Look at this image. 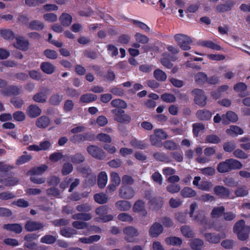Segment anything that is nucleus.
Segmentation results:
<instances>
[{
	"mask_svg": "<svg viewBox=\"0 0 250 250\" xmlns=\"http://www.w3.org/2000/svg\"><path fill=\"white\" fill-rule=\"evenodd\" d=\"M96 138L99 141L105 143H110L112 141L110 136L105 133H99L97 135Z\"/></svg>",
	"mask_w": 250,
	"mask_h": 250,
	"instance_id": "obj_60",
	"label": "nucleus"
},
{
	"mask_svg": "<svg viewBox=\"0 0 250 250\" xmlns=\"http://www.w3.org/2000/svg\"><path fill=\"white\" fill-rule=\"evenodd\" d=\"M108 208L106 206H101L96 209V213L99 215L100 219L104 222H107L113 219V216L111 215H105L108 212Z\"/></svg>",
	"mask_w": 250,
	"mask_h": 250,
	"instance_id": "obj_11",
	"label": "nucleus"
},
{
	"mask_svg": "<svg viewBox=\"0 0 250 250\" xmlns=\"http://www.w3.org/2000/svg\"><path fill=\"white\" fill-rule=\"evenodd\" d=\"M153 76L155 79L159 82H164L167 78L166 73L160 69H157L154 70Z\"/></svg>",
	"mask_w": 250,
	"mask_h": 250,
	"instance_id": "obj_36",
	"label": "nucleus"
},
{
	"mask_svg": "<svg viewBox=\"0 0 250 250\" xmlns=\"http://www.w3.org/2000/svg\"><path fill=\"white\" fill-rule=\"evenodd\" d=\"M226 132L228 134L231 136H235L238 135H241L243 134V130L239 126L236 125H230L229 128L226 130Z\"/></svg>",
	"mask_w": 250,
	"mask_h": 250,
	"instance_id": "obj_26",
	"label": "nucleus"
},
{
	"mask_svg": "<svg viewBox=\"0 0 250 250\" xmlns=\"http://www.w3.org/2000/svg\"><path fill=\"white\" fill-rule=\"evenodd\" d=\"M167 191L171 193H175L178 192L180 189L181 187L178 184H171L166 187Z\"/></svg>",
	"mask_w": 250,
	"mask_h": 250,
	"instance_id": "obj_63",
	"label": "nucleus"
},
{
	"mask_svg": "<svg viewBox=\"0 0 250 250\" xmlns=\"http://www.w3.org/2000/svg\"><path fill=\"white\" fill-rule=\"evenodd\" d=\"M63 99V95L59 93H55L53 94L50 99L49 101L51 104L54 105H59Z\"/></svg>",
	"mask_w": 250,
	"mask_h": 250,
	"instance_id": "obj_43",
	"label": "nucleus"
},
{
	"mask_svg": "<svg viewBox=\"0 0 250 250\" xmlns=\"http://www.w3.org/2000/svg\"><path fill=\"white\" fill-rule=\"evenodd\" d=\"M56 238L51 235H45L41 239V242L47 244H52L56 241Z\"/></svg>",
	"mask_w": 250,
	"mask_h": 250,
	"instance_id": "obj_53",
	"label": "nucleus"
},
{
	"mask_svg": "<svg viewBox=\"0 0 250 250\" xmlns=\"http://www.w3.org/2000/svg\"><path fill=\"white\" fill-rule=\"evenodd\" d=\"M130 145L137 149H144L146 147V144L144 141L138 140L136 138H133L131 140Z\"/></svg>",
	"mask_w": 250,
	"mask_h": 250,
	"instance_id": "obj_41",
	"label": "nucleus"
},
{
	"mask_svg": "<svg viewBox=\"0 0 250 250\" xmlns=\"http://www.w3.org/2000/svg\"><path fill=\"white\" fill-rule=\"evenodd\" d=\"M47 89L46 88L42 87L40 92L37 93L33 96V100L35 102L40 103L46 102L47 98Z\"/></svg>",
	"mask_w": 250,
	"mask_h": 250,
	"instance_id": "obj_16",
	"label": "nucleus"
},
{
	"mask_svg": "<svg viewBox=\"0 0 250 250\" xmlns=\"http://www.w3.org/2000/svg\"><path fill=\"white\" fill-rule=\"evenodd\" d=\"M165 241L167 245L172 246H180L182 243V239L175 236L167 237Z\"/></svg>",
	"mask_w": 250,
	"mask_h": 250,
	"instance_id": "obj_29",
	"label": "nucleus"
},
{
	"mask_svg": "<svg viewBox=\"0 0 250 250\" xmlns=\"http://www.w3.org/2000/svg\"><path fill=\"white\" fill-rule=\"evenodd\" d=\"M200 44L204 47L209 48L215 50L219 51L222 49V48L219 45L214 43L211 41H204L200 42Z\"/></svg>",
	"mask_w": 250,
	"mask_h": 250,
	"instance_id": "obj_34",
	"label": "nucleus"
},
{
	"mask_svg": "<svg viewBox=\"0 0 250 250\" xmlns=\"http://www.w3.org/2000/svg\"><path fill=\"white\" fill-rule=\"evenodd\" d=\"M72 17L68 14L63 13L60 17V21L63 26H68L71 23Z\"/></svg>",
	"mask_w": 250,
	"mask_h": 250,
	"instance_id": "obj_38",
	"label": "nucleus"
},
{
	"mask_svg": "<svg viewBox=\"0 0 250 250\" xmlns=\"http://www.w3.org/2000/svg\"><path fill=\"white\" fill-rule=\"evenodd\" d=\"M41 109L39 107L35 104L29 105L26 109L27 115L32 118H36L41 115Z\"/></svg>",
	"mask_w": 250,
	"mask_h": 250,
	"instance_id": "obj_18",
	"label": "nucleus"
},
{
	"mask_svg": "<svg viewBox=\"0 0 250 250\" xmlns=\"http://www.w3.org/2000/svg\"><path fill=\"white\" fill-rule=\"evenodd\" d=\"M225 211L223 206L214 207L210 212V216L213 218H218L221 216Z\"/></svg>",
	"mask_w": 250,
	"mask_h": 250,
	"instance_id": "obj_39",
	"label": "nucleus"
},
{
	"mask_svg": "<svg viewBox=\"0 0 250 250\" xmlns=\"http://www.w3.org/2000/svg\"><path fill=\"white\" fill-rule=\"evenodd\" d=\"M238 119L236 114L232 111H229L222 116V122L225 124H228L229 122H235Z\"/></svg>",
	"mask_w": 250,
	"mask_h": 250,
	"instance_id": "obj_19",
	"label": "nucleus"
},
{
	"mask_svg": "<svg viewBox=\"0 0 250 250\" xmlns=\"http://www.w3.org/2000/svg\"><path fill=\"white\" fill-rule=\"evenodd\" d=\"M21 92V86L10 85L0 90V93L4 96L18 95Z\"/></svg>",
	"mask_w": 250,
	"mask_h": 250,
	"instance_id": "obj_10",
	"label": "nucleus"
},
{
	"mask_svg": "<svg viewBox=\"0 0 250 250\" xmlns=\"http://www.w3.org/2000/svg\"><path fill=\"white\" fill-rule=\"evenodd\" d=\"M116 208L121 211L128 210L131 207V204L126 200H119L115 204Z\"/></svg>",
	"mask_w": 250,
	"mask_h": 250,
	"instance_id": "obj_20",
	"label": "nucleus"
},
{
	"mask_svg": "<svg viewBox=\"0 0 250 250\" xmlns=\"http://www.w3.org/2000/svg\"><path fill=\"white\" fill-rule=\"evenodd\" d=\"M92 209V206L88 203L82 204L76 207V210L79 212L86 213L90 211Z\"/></svg>",
	"mask_w": 250,
	"mask_h": 250,
	"instance_id": "obj_52",
	"label": "nucleus"
},
{
	"mask_svg": "<svg viewBox=\"0 0 250 250\" xmlns=\"http://www.w3.org/2000/svg\"><path fill=\"white\" fill-rule=\"evenodd\" d=\"M145 203L141 200H138L135 202L133 207V210L135 212L142 211L143 215H146L147 213L146 210L144 209Z\"/></svg>",
	"mask_w": 250,
	"mask_h": 250,
	"instance_id": "obj_28",
	"label": "nucleus"
},
{
	"mask_svg": "<svg viewBox=\"0 0 250 250\" xmlns=\"http://www.w3.org/2000/svg\"><path fill=\"white\" fill-rule=\"evenodd\" d=\"M44 227V225L43 223L32 220L27 221L24 226L25 229L29 232L42 229Z\"/></svg>",
	"mask_w": 250,
	"mask_h": 250,
	"instance_id": "obj_13",
	"label": "nucleus"
},
{
	"mask_svg": "<svg viewBox=\"0 0 250 250\" xmlns=\"http://www.w3.org/2000/svg\"><path fill=\"white\" fill-rule=\"evenodd\" d=\"M153 157L157 161L161 162H168V158L164 152H156L153 154Z\"/></svg>",
	"mask_w": 250,
	"mask_h": 250,
	"instance_id": "obj_61",
	"label": "nucleus"
},
{
	"mask_svg": "<svg viewBox=\"0 0 250 250\" xmlns=\"http://www.w3.org/2000/svg\"><path fill=\"white\" fill-rule=\"evenodd\" d=\"M107 181V176L104 171L101 172L99 176L98 179V185L100 188H104L106 185Z\"/></svg>",
	"mask_w": 250,
	"mask_h": 250,
	"instance_id": "obj_35",
	"label": "nucleus"
},
{
	"mask_svg": "<svg viewBox=\"0 0 250 250\" xmlns=\"http://www.w3.org/2000/svg\"><path fill=\"white\" fill-rule=\"evenodd\" d=\"M164 230L162 225L158 222L154 223L149 229V234L151 237H157Z\"/></svg>",
	"mask_w": 250,
	"mask_h": 250,
	"instance_id": "obj_14",
	"label": "nucleus"
},
{
	"mask_svg": "<svg viewBox=\"0 0 250 250\" xmlns=\"http://www.w3.org/2000/svg\"><path fill=\"white\" fill-rule=\"evenodd\" d=\"M204 237L206 240L210 243L217 244L218 243L221 239L225 237L223 234H215L212 233H207L205 234Z\"/></svg>",
	"mask_w": 250,
	"mask_h": 250,
	"instance_id": "obj_17",
	"label": "nucleus"
},
{
	"mask_svg": "<svg viewBox=\"0 0 250 250\" xmlns=\"http://www.w3.org/2000/svg\"><path fill=\"white\" fill-rule=\"evenodd\" d=\"M161 98L163 101L167 103H174L176 101L175 96L170 93H165L162 95Z\"/></svg>",
	"mask_w": 250,
	"mask_h": 250,
	"instance_id": "obj_56",
	"label": "nucleus"
},
{
	"mask_svg": "<svg viewBox=\"0 0 250 250\" xmlns=\"http://www.w3.org/2000/svg\"><path fill=\"white\" fill-rule=\"evenodd\" d=\"M194 80L198 84H203L207 82L208 76L204 72H199L194 76Z\"/></svg>",
	"mask_w": 250,
	"mask_h": 250,
	"instance_id": "obj_37",
	"label": "nucleus"
},
{
	"mask_svg": "<svg viewBox=\"0 0 250 250\" xmlns=\"http://www.w3.org/2000/svg\"><path fill=\"white\" fill-rule=\"evenodd\" d=\"M150 142L152 146L158 147L162 146V143L160 139L154 133L150 136Z\"/></svg>",
	"mask_w": 250,
	"mask_h": 250,
	"instance_id": "obj_59",
	"label": "nucleus"
},
{
	"mask_svg": "<svg viewBox=\"0 0 250 250\" xmlns=\"http://www.w3.org/2000/svg\"><path fill=\"white\" fill-rule=\"evenodd\" d=\"M203 244V240L196 238L191 240L190 247L193 250H201Z\"/></svg>",
	"mask_w": 250,
	"mask_h": 250,
	"instance_id": "obj_45",
	"label": "nucleus"
},
{
	"mask_svg": "<svg viewBox=\"0 0 250 250\" xmlns=\"http://www.w3.org/2000/svg\"><path fill=\"white\" fill-rule=\"evenodd\" d=\"M243 165L240 162L234 159H229L219 163L217 169L220 173L229 172L232 170L242 168Z\"/></svg>",
	"mask_w": 250,
	"mask_h": 250,
	"instance_id": "obj_1",
	"label": "nucleus"
},
{
	"mask_svg": "<svg viewBox=\"0 0 250 250\" xmlns=\"http://www.w3.org/2000/svg\"><path fill=\"white\" fill-rule=\"evenodd\" d=\"M214 194L221 198H229L231 194L229 190L223 186H216L214 187Z\"/></svg>",
	"mask_w": 250,
	"mask_h": 250,
	"instance_id": "obj_15",
	"label": "nucleus"
},
{
	"mask_svg": "<svg viewBox=\"0 0 250 250\" xmlns=\"http://www.w3.org/2000/svg\"><path fill=\"white\" fill-rule=\"evenodd\" d=\"M97 99V96L96 95L86 93L81 96L80 101L83 103H89L96 101Z\"/></svg>",
	"mask_w": 250,
	"mask_h": 250,
	"instance_id": "obj_31",
	"label": "nucleus"
},
{
	"mask_svg": "<svg viewBox=\"0 0 250 250\" xmlns=\"http://www.w3.org/2000/svg\"><path fill=\"white\" fill-rule=\"evenodd\" d=\"M3 228L5 229L12 231L16 233L19 234L22 231V227L19 224H7L3 226Z\"/></svg>",
	"mask_w": 250,
	"mask_h": 250,
	"instance_id": "obj_25",
	"label": "nucleus"
},
{
	"mask_svg": "<svg viewBox=\"0 0 250 250\" xmlns=\"http://www.w3.org/2000/svg\"><path fill=\"white\" fill-rule=\"evenodd\" d=\"M123 231L125 235V239L128 242H133L135 237L139 234L137 229L132 226L124 228Z\"/></svg>",
	"mask_w": 250,
	"mask_h": 250,
	"instance_id": "obj_7",
	"label": "nucleus"
},
{
	"mask_svg": "<svg viewBox=\"0 0 250 250\" xmlns=\"http://www.w3.org/2000/svg\"><path fill=\"white\" fill-rule=\"evenodd\" d=\"M250 228L245 225V221L240 220L235 223L233 227V231L237 235L238 239L242 241L246 240L249 237Z\"/></svg>",
	"mask_w": 250,
	"mask_h": 250,
	"instance_id": "obj_2",
	"label": "nucleus"
},
{
	"mask_svg": "<svg viewBox=\"0 0 250 250\" xmlns=\"http://www.w3.org/2000/svg\"><path fill=\"white\" fill-rule=\"evenodd\" d=\"M135 38L137 42L142 44H146L148 42L149 39L145 35L137 33L135 35Z\"/></svg>",
	"mask_w": 250,
	"mask_h": 250,
	"instance_id": "obj_64",
	"label": "nucleus"
},
{
	"mask_svg": "<svg viewBox=\"0 0 250 250\" xmlns=\"http://www.w3.org/2000/svg\"><path fill=\"white\" fill-rule=\"evenodd\" d=\"M181 231L183 235L187 238H191L194 236V233L191 228L188 226H182Z\"/></svg>",
	"mask_w": 250,
	"mask_h": 250,
	"instance_id": "obj_48",
	"label": "nucleus"
},
{
	"mask_svg": "<svg viewBox=\"0 0 250 250\" xmlns=\"http://www.w3.org/2000/svg\"><path fill=\"white\" fill-rule=\"evenodd\" d=\"M181 195L184 198H192L196 196V192L189 187H185L181 191Z\"/></svg>",
	"mask_w": 250,
	"mask_h": 250,
	"instance_id": "obj_30",
	"label": "nucleus"
},
{
	"mask_svg": "<svg viewBox=\"0 0 250 250\" xmlns=\"http://www.w3.org/2000/svg\"><path fill=\"white\" fill-rule=\"evenodd\" d=\"M196 116L197 119L201 121H208L209 120L212 113L207 109L199 110L196 112Z\"/></svg>",
	"mask_w": 250,
	"mask_h": 250,
	"instance_id": "obj_23",
	"label": "nucleus"
},
{
	"mask_svg": "<svg viewBox=\"0 0 250 250\" xmlns=\"http://www.w3.org/2000/svg\"><path fill=\"white\" fill-rule=\"evenodd\" d=\"M50 124L49 118L46 116H42L39 118L36 122V125L40 128H44L47 127Z\"/></svg>",
	"mask_w": 250,
	"mask_h": 250,
	"instance_id": "obj_24",
	"label": "nucleus"
},
{
	"mask_svg": "<svg viewBox=\"0 0 250 250\" xmlns=\"http://www.w3.org/2000/svg\"><path fill=\"white\" fill-rule=\"evenodd\" d=\"M191 94L194 96V100L196 104L201 106H204L206 105L207 97L202 89H193L191 91Z\"/></svg>",
	"mask_w": 250,
	"mask_h": 250,
	"instance_id": "obj_6",
	"label": "nucleus"
},
{
	"mask_svg": "<svg viewBox=\"0 0 250 250\" xmlns=\"http://www.w3.org/2000/svg\"><path fill=\"white\" fill-rule=\"evenodd\" d=\"M232 3L231 2H227L223 4L218 5L216 7V10L219 12H225L229 11L231 9Z\"/></svg>",
	"mask_w": 250,
	"mask_h": 250,
	"instance_id": "obj_47",
	"label": "nucleus"
},
{
	"mask_svg": "<svg viewBox=\"0 0 250 250\" xmlns=\"http://www.w3.org/2000/svg\"><path fill=\"white\" fill-rule=\"evenodd\" d=\"M92 216L89 213L80 212L72 215V218L74 220H80L87 221L90 220Z\"/></svg>",
	"mask_w": 250,
	"mask_h": 250,
	"instance_id": "obj_32",
	"label": "nucleus"
},
{
	"mask_svg": "<svg viewBox=\"0 0 250 250\" xmlns=\"http://www.w3.org/2000/svg\"><path fill=\"white\" fill-rule=\"evenodd\" d=\"M86 150L92 157L99 160H103L107 156L105 152L97 146H89L87 147Z\"/></svg>",
	"mask_w": 250,
	"mask_h": 250,
	"instance_id": "obj_3",
	"label": "nucleus"
},
{
	"mask_svg": "<svg viewBox=\"0 0 250 250\" xmlns=\"http://www.w3.org/2000/svg\"><path fill=\"white\" fill-rule=\"evenodd\" d=\"M60 233L62 235L65 237H71L74 235H75L77 233V231L70 228H64L61 230Z\"/></svg>",
	"mask_w": 250,
	"mask_h": 250,
	"instance_id": "obj_44",
	"label": "nucleus"
},
{
	"mask_svg": "<svg viewBox=\"0 0 250 250\" xmlns=\"http://www.w3.org/2000/svg\"><path fill=\"white\" fill-rule=\"evenodd\" d=\"M135 191L131 187L123 185L119 189V196L123 199H129L135 195Z\"/></svg>",
	"mask_w": 250,
	"mask_h": 250,
	"instance_id": "obj_8",
	"label": "nucleus"
},
{
	"mask_svg": "<svg viewBox=\"0 0 250 250\" xmlns=\"http://www.w3.org/2000/svg\"><path fill=\"white\" fill-rule=\"evenodd\" d=\"M47 166L43 165L32 169L31 172L34 175H41L47 169Z\"/></svg>",
	"mask_w": 250,
	"mask_h": 250,
	"instance_id": "obj_62",
	"label": "nucleus"
},
{
	"mask_svg": "<svg viewBox=\"0 0 250 250\" xmlns=\"http://www.w3.org/2000/svg\"><path fill=\"white\" fill-rule=\"evenodd\" d=\"M234 193L237 197H243L248 194V190L246 186H241L238 187Z\"/></svg>",
	"mask_w": 250,
	"mask_h": 250,
	"instance_id": "obj_58",
	"label": "nucleus"
},
{
	"mask_svg": "<svg viewBox=\"0 0 250 250\" xmlns=\"http://www.w3.org/2000/svg\"><path fill=\"white\" fill-rule=\"evenodd\" d=\"M40 68L44 73L49 75L52 74L56 70L55 66L47 62H42Z\"/></svg>",
	"mask_w": 250,
	"mask_h": 250,
	"instance_id": "obj_22",
	"label": "nucleus"
},
{
	"mask_svg": "<svg viewBox=\"0 0 250 250\" xmlns=\"http://www.w3.org/2000/svg\"><path fill=\"white\" fill-rule=\"evenodd\" d=\"M71 162L74 164H79L85 161L84 156L81 153H77L70 156Z\"/></svg>",
	"mask_w": 250,
	"mask_h": 250,
	"instance_id": "obj_40",
	"label": "nucleus"
},
{
	"mask_svg": "<svg viewBox=\"0 0 250 250\" xmlns=\"http://www.w3.org/2000/svg\"><path fill=\"white\" fill-rule=\"evenodd\" d=\"M221 141V139L218 136L214 134L207 135L206 137V142L210 144H218Z\"/></svg>",
	"mask_w": 250,
	"mask_h": 250,
	"instance_id": "obj_54",
	"label": "nucleus"
},
{
	"mask_svg": "<svg viewBox=\"0 0 250 250\" xmlns=\"http://www.w3.org/2000/svg\"><path fill=\"white\" fill-rule=\"evenodd\" d=\"M0 34L5 40H12L15 38L14 32L9 29H0Z\"/></svg>",
	"mask_w": 250,
	"mask_h": 250,
	"instance_id": "obj_33",
	"label": "nucleus"
},
{
	"mask_svg": "<svg viewBox=\"0 0 250 250\" xmlns=\"http://www.w3.org/2000/svg\"><path fill=\"white\" fill-rule=\"evenodd\" d=\"M111 105L114 107L122 109H125L127 107V104L125 102L121 99H115L112 100L111 102Z\"/></svg>",
	"mask_w": 250,
	"mask_h": 250,
	"instance_id": "obj_50",
	"label": "nucleus"
},
{
	"mask_svg": "<svg viewBox=\"0 0 250 250\" xmlns=\"http://www.w3.org/2000/svg\"><path fill=\"white\" fill-rule=\"evenodd\" d=\"M169 55L167 53L163 54V57L161 59V62L165 67L170 69L173 67V64L170 62L169 60L167 58Z\"/></svg>",
	"mask_w": 250,
	"mask_h": 250,
	"instance_id": "obj_55",
	"label": "nucleus"
},
{
	"mask_svg": "<svg viewBox=\"0 0 250 250\" xmlns=\"http://www.w3.org/2000/svg\"><path fill=\"white\" fill-rule=\"evenodd\" d=\"M86 140V136L81 134L74 135L70 137V141L74 144H79Z\"/></svg>",
	"mask_w": 250,
	"mask_h": 250,
	"instance_id": "obj_46",
	"label": "nucleus"
},
{
	"mask_svg": "<svg viewBox=\"0 0 250 250\" xmlns=\"http://www.w3.org/2000/svg\"><path fill=\"white\" fill-rule=\"evenodd\" d=\"M16 42L14 44L15 47L23 50H27L28 47L29 43L22 37H18L16 38Z\"/></svg>",
	"mask_w": 250,
	"mask_h": 250,
	"instance_id": "obj_21",
	"label": "nucleus"
},
{
	"mask_svg": "<svg viewBox=\"0 0 250 250\" xmlns=\"http://www.w3.org/2000/svg\"><path fill=\"white\" fill-rule=\"evenodd\" d=\"M111 112L114 115V119L118 123L128 124L131 121L130 116L125 114L123 109H114L111 110Z\"/></svg>",
	"mask_w": 250,
	"mask_h": 250,
	"instance_id": "obj_5",
	"label": "nucleus"
},
{
	"mask_svg": "<svg viewBox=\"0 0 250 250\" xmlns=\"http://www.w3.org/2000/svg\"><path fill=\"white\" fill-rule=\"evenodd\" d=\"M146 198L149 200L150 204L154 209H158L163 205V199L161 197H152L151 193L147 191L146 193Z\"/></svg>",
	"mask_w": 250,
	"mask_h": 250,
	"instance_id": "obj_9",
	"label": "nucleus"
},
{
	"mask_svg": "<svg viewBox=\"0 0 250 250\" xmlns=\"http://www.w3.org/2000/svg\"><path fill=\"white\" fill-rule=\"evenodd\" d=\"M94 199L97 203L100 204L106 203L109 200L107 196L103 193L95 194Z\"/></svg>",
	"mask_w": 250,
	"mask_h": 250,
	"instance_id": "obj_42",
	"label": "nucleus"
},
{
	"mask_svg": "<svg viewBox=\"0 0 250 250\" xmlns=\"http://www.w3.org/2000/svg\"><path fill=\"white\" fill-rule=\"evenodd\" d=\"M28 27L32 30H41L44 27L43 24L39 21H33L29 24Z\"/></svg>",
	"mask_w": 250,
	"mask_h": 250,
	"instance_id": "obj_49",
	"label": "nucleus"
},
{
	"mask_svg": "<svg viewBox=\"0 0 250 250\" xmlns=\"http://www.w3.org/2000/svg\"><path fill=\"white\" fill-rule=\"evenodd\" d=\"M78 170L83 175V176L88 177L90 176L91 178L95 180L96 175L92 172L91 168L89 166H83L80 167L78 168Z\"/></svg>",
	"mask_w": 250,
	"mask_h": 250,
	"instance_id": "obj_27",
	"label": "nucleus"
},
{
	"mask_svg": "<svg viewBox=\"0 0 250 250\" xmlns=\"http://www.w3.org/2000/svg\"><path fill=\"white\" fill-rule=\"evenodd\" d=\"M73 169V167L71 163H64L62 169V173L63 175H66L71 173Z\"/></svg>",
	"mask_w": 250,
	"mask_h": 250,
	"instance_id": "obj_57",
	"label": "nucleus"
},
{
	"mask_svg": "<svg viewBox=\"0 0 250 250\" xmlns=\"http://www.w3.org/2000/svg\"><path fill=\"white\" fill-rule=\"evenodd\" d=\"M192 220L205 226L208 224V219L206 216L205 212L203 210H199L197 212L196 214L194 215L193 217H191Z\"/></svg>",
	"mask_w": 250,
	"mask_h": 250,
	"instance_id": "obj_12",
	"label": "nucleus"
},
{
	"mask_svg": "<svg viewBox=\"0 0 250 250\" xmlns=\"http://www.w3.org/2000/svg\"><path fill=\"white\" fill-rule=\"evenodd\" d=\"M174 39L182 50H188L190 49L189 45L192 41L189 37L182 34H177L174 36Z\"/></svg>",
	"mask_w": 250,
	"mask_h": 250,
	"instance_id": "obj_4",
	"label": "nucleus"
},
{
	"mask_svg": "<svg viewBox=\"0 0 250 250\" xmlns=\"http://www.w3.org/2000/svg\"><path fill=\"white\" fill-rule=\"evenodd\" d=\"M162 146L164 147L169 150H175L177 149V145L172 140H167L165 141L163 144Z\"/></svg>",
	"mask_w": 250,
	"mask_h": 250,
	"instance_id": "obj_51",
	"label": "nucleus"
}]
</instances>
